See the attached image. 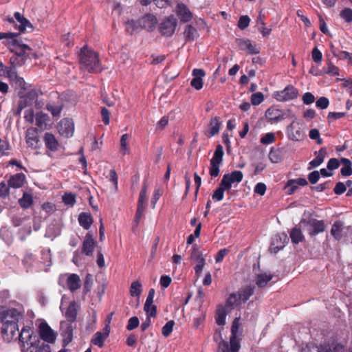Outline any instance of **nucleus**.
<instances>
[{"label": "nucleus", "instance_id": "c85d7f7f", "mask_svg": "<svg viewBox=\"0 0 352 352\" xmlns=\"http://www.w3.org/2000/svg\"><path fill=\"white\" fill-rule=\"evenodd\" d=\"M78 222L84 229L88 230L93 223V218L90 213L81 212L78 216Z\"/></svg>", "mask_w": 352, "mask_h": 352}, {"label": "nucleus", "instance_id": "c9c22d12", "mask_svg": "<svg viewBox=\"0 0 352 352\" xmlns=\"http://www.w3.org/2000/svg\"><path fill=\"white\" fill-rule=\"evenodd\" d=\"M30 348L34 349L30 350V352H51V347L48 344H45L44 342H42L40 339H38L34 346H32Z\"/></svg>", "mask_w": 352, "mask_h": 352}, {"label": "nucleus", "instance_id": "f03ea898", "mask_svg": "<svg viewBox=\"0 0 352 352\" xmlns=\"http://www.w3.org/2000/svg\"><path fill=\"white\" fill-rule=\"evenodd\" d=\"M239 317H236L232 324L231 336L230 338V346L228 342L223 340L221 333H216L214 340L218 342V352H238L240 348L238 338L239 336Z\"/></svg>", "mask_w": 352, "mask_h": 352}, {"label": "nucleus", "instance_id": "9d476101", "mask_svg": "<svg viewBox=\"0 0 352 352\" xmlns=\"http://www.w3.org/2000/svg\"><path fill=\"white\" fill-rule=\"evenodd\" d=\"M38 334L40 339L44 342L54 343L56 341V334L46 322H41L39 324Z\"/></svg>", "mask_w": 352, "mask_h": 352}, {"label": "nucleus", "instance_id": "39448f33", "mask_svg": "<svg viewBox=\"0 0 352 352\" xmlns=\"http://www.w3.org/2000/svg\"><path fill=\"white\" fill-rule=\"evenodd\" d=\"M300 224L311 236H314L325 230L324 222L322 220H317L316 219L306 220L302 219Z\"/></svg>", "mask_w": 352, "mask_h": 352}, {"label": "nucleus", "instance_id": "1a4fd4ad", "mask_svg": "<svg viewBox=\"0 0 352 352\" xmlns=\"http://www.w3.org/2000/svg\"><path fill=\"white\" fill-rule=\"evenodd\" d=\"M177 24V21L175 17H167L160 24V32L163 36H170L175 32Z\"/></svg>", "mask_w": 352, "mask_h": 352}, {"label": "nucleus", "instance_id": "aec40b11", "mask_svg": "<svg viewBox=\"0 0 352 352\" xmlns=\"http://www.w3.org/2000/svg\"><path fill=\"white\" fill-rule=\"evenodd\" d=\"M205 72L202 69H194L192 76L194 78L190 82V85L197 90H200L203 87L202 77L205 76Z\"/></svg>", "mask_w": 352, "mask_h": 352}, {"label": "nucleus", "instance_id": "72a5a7b5", "mask_svg": "<svg viewBox=\"0 0 352 352\" xmlns=\"http://www.w3.org/2000/svg\"><path fill=\"white\" fill-rule=\"evenodd\" d=\"M77 316L76 304L75 302H71L65 312V317L67 320L71 322L75 321Z\"/></svg>", "mask_w": 352, "mask_h": 352}, {"label": "nucleus", "instance_id": "49530a36", "mask_svg": "<svg viewBox=\"0 0 352 352\" xmlns=\"http://www.w3.org/2000/svg\"><path fill=\"white\" fill-rule=\"evenodd\" d=\"M63 344L64 346L67 345L72 342L73 338V329L71 324L67 327V329L63 333Z\"/></svg>", "mask_w": 352, "mask_h": 352}, {"label": "nucleus", "instance_id": "bf43d9fd", "mask_svg": "<svg viewBox=\"0 0 352 352\" xmlns=\"http://www.w3.org/2000/svg\"><path fill=\"white\" fill-rule=\"evenodd\" d=\"M10 188L8 184H6L4 182L0 183V197H6L10 194Z\"/></svg>", "mask_w": 352, "mask_h": 352}, {"label": "nucleus", "instance_id": "6ab92c4d", "mask_svg": "<svg viewBox=\"0 0 352 352\" xmlns=\"http://www.w3.org/2000/svg\"><path fill=\"white\" fill-rule=\"evenodd\" d=\"M96 245L95 240L90 233H87L82 243V252L87 256H91Z\"/></svg>", "mask_w": 352, "mask_h": 352}, {"label": "nucleus", "instance_id": "393cba45", "mask_svg": "<svg viewBox=\"0 0 352 352\" xmlns=\"http://www.w3.org/2000/svg\"><path fill=\"white\" fill-rule=\"evenodd\" d=\"M6 75L12 82H14L19 87H23L25 81L23 78L18 76L14 67H8L6 69Z\"/></svg>", "mask_w": 352, "mask_h": 352}, {"label": "nucleus", "instance_id": "4468645a", "mask_svg": "<svg viewBox=\"0 0 352 352\" xmlns=\"http://www.w3.org/2000/svg\"><path fill=\"white\" fill-rule=\"evenodd\" d=\"M236 43L240 50H247L250 54H256L260 52V47L254 43L248 38H236Z\"/></svg>", "mask_w": 352, "mask_h": 352}, {"label": "nucleus", "instance_id": "603ef678", "mask_svg": "<svg viewBox=\"0 0 352 352\" xmlns=\"http://www.w3.org/2000/svg\"><path fill=\"white\" fill-rule=\"evenodd\" d=\"M264 100V96L261 92H256L251 96V103L253 105H258Z\"/></svg>", "mask_w": 352, "mask_h": 352}, {"label": "nucleus", "instance_id": "20e7f679", "mask_svg": "<svg viewBox=\"0 0 352 352\" xmlns=\"http://www.w3.org/2000/svg\"><path fill=\"white\" fill-rule=\"evenodd\" d=\"M30 50V47L22 43L21 41L18 40L15 45L12 46L10 50L11 52L14 53L15 56L10 58V62L14 65H22L29 54H26V51Z\"/></svg>", "mask_w": 352, "mask_h": 352}, {"label": "nucleus", "instance_id": "f3484780", "mask_svg": "<svg viewBox=\"0 0 352 352\" xmlns=\"http://www.w3.org/2000/svg\"><path fill=\"white\" fill-rule=\"evenodd\" d=\"M103 331V333L98 331L94 335L91 339L92 344L99 347H102L104 346V342L105 339L107 338L110 333V326L109 324L105 325Z\"/></svg>", "mask_w": 352, "mask_h": 352}, {"label": "nucleus", "instance_id": "58836bf2", "mask_svg": "<svg viewBox=\"0 0 352 352\" xmlns=\"http://www.w3.org/2000/svg\"><path fill=\"white\" fill-rule=\"evenodd\" d=\"M290 238L293 243H298L304 239V236L300 228H294L291 230Z\"/></svg>", "mask_w": 352, "mask_h": 352}, {"label": "nucleus", "instance_id": "cd10ccee", "mask_svg": "<svg viewBox=\"0 0 352 352\" xmlns=\"http://www.w3.org/2000/svg\"><path fill=\"white\" fill-rule=\"evenodd\" d=\"M288 133L289 139L294 141H299L304 136L303 132L300 128L296 129L294 122L288 126Z\"/></svg>", "mask_w": 352, "mask_h": 352}, {"label": "nucleus", "instance_id": "ea45409f", "mask_svg": "<svg viewBox=\"0 0 352 352\" xmlns=\"http://www.w3.org/2000/svg\"><path fill=\"white\" fill-rule=\"evenodd\" d=\"M226 190L229 191L230 190L226 188L223 186H221V182L219 187L214 191L212 195V199L216 201H221L223 199L224 192Z\"/></svg>", "mask_w": 352, "mask_h": 352}, {"label": "nucleus", "instance_id": "680f3d73", "mask_svg": "<svg viewBox=\"0 0 352 352\" xmlns=\"http://www.w3.org/2000/svg\"><path fill=\"white\" fill-rule=\"evenodd\" d=\"M190 258L191 259L195 260L197 262L199 261L201 258H204L201 252L198 250L196 245L192 246Z\"/></svg>", "mask_w": 352, "mask_h": 352}, {"label": "nucleus", "instance_id": "0e129e2a", "mask_svg": "<svg viewBox=\"0 0 352 352\" xmlns=\"http://www.w3.org/2000/svg\"><path fill=\"white\" fill-rule=\"evenodd\" d=\"M329 101L327 98L326 97H320L317 101H316V107L324 109H327L329 106Z\"/></svg>", "mask_w": 352, "mask_h": 352}, {"label": "nucleus", "instance_id": "5701e85b", "mask_svg": "<svg viewBox=\"0 0 352 352\" xmlns=\"http://www.w3.org/2000/svg\"><path fill=\"white\" fill-rule=\"evenodd\" d=\"M177 14L179 16L180 20L184 23L190 21L192 17V13L184 3L177 5Z\"/></svg>", "mask_w": 352, "mask_h": 352}, {"label": "nucleus", "instance_id": "7c9ffc66", "mask_svg": "<svg viewBox=\"0 0 352 352\" xmlns=\"http://www.w3.org/2000/svg\"><path fill=\"white\" fill-rule=\"evenodd\" d=\"M316 157L309 162L311 168L317 167L320 165L325 158L327 150L325 148H321L318 152H316Z\"/></svg>", "mask_w": 352, "mask_h": 352}, {"label": "nucleus", "instance_id": "5fc2aeb1", "mask_svg": "<svg viewBox=\"0 0 352 352\" xmlns=\"http://www.w3.org/2000/svg\"><path fill=\"white\" fill-rule=\"evenodd\" d=\"M10 149V146L9 143L3 140L0 138V156L7 155H8V151Z\"/></svg>", "mask_w": 352, "mask_h": 352}, {"label": "nucleus", "instance_id": "a19ab883", "mask_svg": "<svg viewBox=\"0 0 352 352\" xmlns=\"http://www.w3.org/2000/svg\"><path fill=\"white\" fill-rule=\"evenodd\" d=\"M47 119V115L43 113L38 112L36 114V125L41 129H43L46 126V121Z\"/></svg>", "mask_w": 352, "mask_h": 352}, {"label": "nucleus", "instance_id": "e433bc0d", "mask_svg": "<svg viewBox=\"0 0 352 352\" xmlns=\"http://www.w3.org/2000/svg\"><path fill=\"white\" fill-rule=\"evenodd\" d=\"M227 312L225 308L219 306L217 310L216 322L218 325H224L226 324V318Z\"/></svg>", "mask_w": 352, "mask_h": 352}, {"label": "nucleus", "instance_id": "79ce46f5", "mask_svg": "<svg viewBox=\"0 0 352 352\" xmlns=\"http://www.w3.org/2000/svg\"><path fill=\"white\" fill-rule=\"evenodd\" d=\"M139 30H141L140 20H131L126 23V30L129 34H132L134 32Z\"/></svg>", "mask_w": 352, "mask_h": 352}, {"label": "nucleus", "instance_id": "69168bd1", "mask_svg": "<svg viewBox=\"0 0 352 352\" xmlns=\"http://www.w3.org/2000/svg\"><path fill=\"white\" fill-rule=\"evenodd\" d=\"M239 299V296H238L236 294H231L226 300V306L230 307H233L236 304Z\"/></svg>", "mask_w": 352, "mask_h": 352}, {"label": "nucleus", "instance_id": "6e6552de", "mask_svg": "<svg viewBox=\"0 0 352 352\" xmlns=\"http://www.w3.org/2000/svg\"><path fill=\"white\" fill-rule=\"evenodd\" d=\"M39 338L34 334V331L30 327L25 326L19 335V342L24 346L25 343L31 347L34 346Z\"/></svg>", "mask_w": 352, "mask_h": 352}, {"label": "nucleus", "instance_id": "f257e3e1", "mask_svg": "<svg viewBox=\"0 0 352 352\" xmlns=\"http://www.w3.org/2000/svg\"><path fill=\"white\" fill-rule=\"evenodd\" d=\"M23 318V313L15 308L0 311V322L2 324L1 333L4 340L9 342L19 331L18 322Z\"/></svg>", "mask_w": 352, "mask_h": 352}, {"label": "nucleus", "instance_id": "7ed1b4c3", "mask_svg": "<svg viewBox=\"0 0 352 352\" xmlns=\"http://www.w3.org/2000/svg\"><path fill=\"white\" fill-rule=\"evenodd\" d=\"M80 63L82 68L89 73H98L102 71L98 54L91 49L84 46L79 54Z\"/></svg>", "mask_w": 352, "mask_h": 352}, {"label": "nucleus", "instance_id": "2eb2a0df", "mask_svg": "<svg viewBox=\"0 0 352 352\" xmlns=\"http://www.w3.org/2000/svg\"><path fill=\"white\" fill-rule=\"evenodd\" d=\"M58 133L65 137L69 138L74 133V123L68 118L63 119L58 125Z\"/></svg>", "mask_w": 352, "mask_h": 352}, {"label": "nucleus", "instance_id": "338daca9", "mask_svg": "<svg viewBox=\"0 0 352 352\" xmlns=\"http://www.w3.org/2000/svg\"><path fill=\"white\" fill-rule=\"evenodd\" d=\"M340 161L338 159L331 158L327 162V168L331 170L337 169L340 166Z\"/></svg>", "mask_w": 352, "mask_h": 352}, {"label": "nucleus", "instance_id": "37998d69", "mask_svg": "<svg viewBox=\"0 0 352 352\" xmlns=\"http://www.w3.org/2000/svg\"><path fill=\"white\" fill-rule=\"evenodd\" d=\"M272 275H267L266 274H261L257 276L256 285L259 287H264L272 280Z\"/></svg>", "mask_w": 352, "mask_h": 352}, {"label": "nucleus", "instance_id": "dca6fc26", "mask_svg": "<svg viewBox=\"0 0 352 352\" xmlns=\"http://www.w3.org/2000/svg\"><path fill=\"white\" fill-rule=\"evenodd\" d=\"M141 30L145 29L147 31H153L157 24V19L153 14H148L140 19Z\"/></svg>", "mask_w": 352, "mask_h": 352}, {"label": "nucleus", "instance_id": "3c124183", "mask_svg": "<svg viewBox=\"0 0 352 352\" xmlns=\"http://www.w3.org/2000/svg\"><path fill=\"white\" fill-rule=\"evenodd\" d=\"M175 322L173 320H169L162 327V333L164 337H168L173 331Z\"/></svg>", "mask_w": 352, "mask_h": 352}, {"label": "nucleus", "instance_id": "ddd939ff", "mask_svg": "<svg viewBox=\"0 0 352 352\" xmlns=\"http://www.w3.org/2000/svg\"><path fill=\"white\" fill-rule=\"evenodd\" d=\"M298 96V91L293 86L289 85L283 90L275 94V98L278 101H287L295 99Z\"/></svg>", "mask_w": 352, "mask_h": 352}, {"label": "nucleus", "instance_id": "4be33fe9", "mask_svg": "<svg viewBox=\"0 0 352 352\" xmlns=\"http://www.w3.org/2000/svg\"><path fill=\"white\" fill-rule=\"evenodd\" d=\"M221 125V122L219 117L215 116L212 118L208 125V129L206 132V135L208 137L211 138L218 134Z\"/></svg>", "mask_w": 352, "mask_h": 352}, {"label": "nucleus", "instance_id": "9b49d317", "mask_svg": "<svg viewBox=\"0 0 352 352\" xmlns=\"http://www.w3.org/2000/svg\"><path fill=\"white\" fill-rule=\"evenodd\" d=\"M243 173L240 170H234L231 173L225 174L221 181V186H223L226 188L230 190L232 184L235 182H241L243 179Z\"/></svg>", "mask_w": 352, "mask_h": 352}, {"label": "nucleus", "instance_id": "4c0bfd02", "mask_svg": "<svg viewBox=\"0 0 352 352\" xmlns=\"http://www.w3.org/2000/svg\"><path fill=\"white\" fill-rule=\"evenodd\" d=\"M21 208L24 209L29 208L33 204V199L31 195L24 192L23 197L19 200Z\"/></svg>", "mask_w": 352, "mask_h": 352}, {"label": "nucleus", "instance_id": "bb28decb", "mask_svg": "<svg viewBox=\"0 0 352 352\" xmlns=\"http://www.w3.org/2000/svg\"><path fill=\"white\" fill-rule=\"evenodd\" d=\"M67 285L71 292H74L80 287V279L78 275L72 274L67 278Z\"/></svg>", "mask_w": 352, "mask_h": 352}, {"label": "nucleus", "instance_id": "c03bdc74", "mask_svg": "<svg viewBox=\"0 0 352 352\" xmlns=\"http://www.w3.org/2000/svg\"><path fill=\"white\" fill-rule=\"evenodd\" d=\"M142 284L139 280L134 281L130 287V294L132 296H139L142 293Z\"/></svg>", "mask_w": 352, "mask_h": 352}, {"label": "nucleus", "instance_id": "4d7b16f0", "mask_svg": "<svg viewBox=\"0 0 352 352\" xmlns=\"http://www.w3.org/2000/svg\"><path fill=\"white\" fill-rule=\"evenodd\" d=\"M250 19L248 16L244 15L241 16L239 18V22H238V27L241 30L245 29L250 24Z\"/></svg>", "mask_w": 352, "mask_h": 352}, {"label": "nucleus", "instance_id": "864d4df0", "mask_svg": "<svg viewBox=\"0 0 352 352\" xmlns=\"http://www.w3.org/2000/svg\"><path fill=\"white\" fill-rule=\"evenodd\" d=\"M340 16L346 23H351L352 21V10L350 8H344L342 10H341Z\"/></svg>", "mask_w": 352, "mask_h": 352}, {"label": "nucleus", "instance_id": "c756f323", "mask_svg": "<svg viewBox=\"0 0 352 352\" xmlns=\"http://www.w3.org/2000/svg\"><path fill=\"white\" fill-rule=\"evenodd\" d=\"M26 142L30 146H35L38 142V132L36 128H29L26 131Z\"/></svg>", "mask_w": 352, "mask_h": 352}, {"label": "nucleus", "instance_id": "8fccbe9b", "mask_svg": "<svg viewBox=\"0 0 352 352\" xmlns=\"http://www.w3.org/2000/svg\"><path fill=\"white\" fill-rule=\"evenodd\" d=\"M46 108L54 117H58L60 116L63 107L60 105H55L52 103H49L47 104Z\"/></svg>", "mask_w": 352, "mask_h": 352}, {"label": "nucleus", "instance_id": "0eeeda50", "mask_svg": "<svg viewBox=\"0 0 352 352\" xmlns=\"http://www.w3.org/2000/svg\"><path fill=\"white\" fill-rule=\"evenodd\" d=\"M14 16L16 21L19 23V25L16 23V21L12 17H8V21L12 26L14 27L15 29L19 30V33L24 32L27 30V29H30V32L33 30V25L32 23L20 12H16L14 14Z\"/></svg>", "mask_w": 352, "mask_h": 352}, {"label": "nucleus", "instance_id": "09e8293b", "mask_svg": "<svg viewBox=\"0 0 352 352\" xmlns=\"http://www.w3.org/2000/svg\"><path fill=\"white\" fill-rule=\"evenodd\" d=\"M128 138L129 135L126 133L123 134L120 139V151L124 155L129 153V148L127 143Z\"/></svg>", "mask_w": 352, "mask_h": 352}, {"label": "nucleus", "instance_id": "f8f14e48", "mask_svg": "<svg viewBox=\"0 0 352 352\" xmlns=\"http://www.w3.org/2000/svg\"><path fill=\"white\" fill-rule=\"evenodd\" d=\"M288 240L287 235L285 233L274 235L272 239L270 251L274 254L277 253L285 247Z\"/></svg>", "mask_w": 352, "mask_h": 352}, {"label": "nucleus", "instance_id": "774afa93", "mask_svg": "<svg viewBox=\"0 0 352 352\" xmlns=\"http://www.w3.org/2000/svg\"><path fill=\"white\" fill-rule=\"evenodd\" d=\"M346 186L344 185V184L339 182L336 184V186L333 189V192L335 194L340 195L343 194L346 191Z\"/></svg>", "mask_w": 352, "mask_h": 352}, {"label": "nucleus", "instance_id": "a211bd4d", "mask_svg": "<svg viewBox=\"0 0 352 352\" xmlns=\"http://www.w3.org/2000/svg\"><path fill=\"white\" fill-rule=\"evenodd\" d=\"M265 117L269 121L278 122L285 119V113L279 109L271 107L266 111Z\"/></svg>", "mask_w": 352, "mask_h": 352}, {"label": "nucleus", "instance_id": "e2e57ef3", "mask_svg": "<svg viewBox=\"0 0 352 352\" xmlns=\"http://www.w3.org/2000/svg\"><path fill=\"white\" fill-rule=\"evenodd\" d=\"M311 56L313 60L317 63H320L322 61V53L317 47H314L313 49L311 52Z\"/></svg>", "mask_w": 352, "mask_h": 352}, {"label": "nucleus", "instance_id": "2f4dec72", "mask_svg": "<svg viewBox=\"0 0 352 352\" xmlns=\"http://www.w3.org/2000/svg\"><path fill=\"white\" fill-rule=\"evenodd\" d=\"M343 228L344 223L340 221H337L332 225L331 234L336 240H340L342 238Z\"/></svg>", "mask_w": 352, "mask_h": 352}, {"label": "nucleus", "instance_id": "a878e982", "mask_svg": "<svg viewBox=\"0 0 352 352\" xmlns=\"http://www.w3.org/2000/svg\"><path fill=\"white\" fill-rule=\"evenodd\" d=\"M43 140L45 146L52 151L58 150V142L55 136L51 133H46L44 135Z\"/></svg>", "mask_w": 352, "mask_h": 352}, {"label": "nucleus", "instance_id": "423d86ee", "mask_svg": "<svg viewBox=\"0 0 352 352\" xmlns=\"http://www.w3.org/2000/svg\"><path fill=\"white\" fill-rule=\"evenodd\" d=\"M224 151L223 146L218 144L214 153V155L210 161L209 173L212 177H216L219 174V166L223 161Z\"/></svg>", "mask_w": 352, "mask_h": 352}, {"label": "nucleus", "instance_id": "412c9836", "mask_svg": "<svg viewBox=\"0 0 352 352\" xmlns=\"http://www.w3.org/2000/svg\"><path fill=\"white\" fill-rule=\"evenodd\" d=\"M21 33H15V32H0V40H3V43L5 44L8 48L10 50L12 49V45H14L15 43L18 41L16 37Z\"/></svg>", "mask_w": 352, "mask_h": 352}, {"label": "nucleus", "instance_id": "f704fd0d", "mask_svg": "<svg viewBox=\"0 0 352 352\" xmlns=\"http://www.w3.org/2000/svg\"><path fill=\"white\" fill-rule=\"evenodd\" d=\"M184 35L186 41H192L197 37L198 33L194 27L188 25L184 30Z\"/></svg>", "mask_w": 352, "mask_h": 352}, {"label": "nucleus", "instance_id": "6e6d98bb", "mask_svg": "<svg viewBox=\"0 0 352 352\" xmlns=\"http://www.w3.org/2000/svg\"><path fill=\"white\" fill-rule=\"evenodd\" d=\"M63 201L65 205L73 206L76 202V197L72 193H65L63 196Z\"/></svg>", "mask_w": 352, "mask_h": 352}, {"label": "nucleus", "instance_id": "de8ad7c7", "mask_svg": "<svg viewBox=\"0 0 352 352\" xmlns=\"http://www.w3.org/2000/svg\"><path fill=\"white\" fill-rule=\"evenodd\" d=\"M269 158L272 163H278L282 160L281 151L279 149L272 148L269 153Z\"/></svg>", "mask_w": 352, "mask_h": 352}, {"label": "nucleus", "instance_id": "b1692460", "mask_svg": "<svg viewBox=\"0 0 352 352\" xmlns=\"http://www.w3.org/2000/svg\"><path fill=\"white\" fill-rule=\"evenodd\" d=\"M25 181V176L23 173H16L10 177L8 185L10 188H19L23 186Z\"/></svg>", "mask_w": 352, "mask_h": 352}, {"label": "nucleus", "instance_id": "473e14b6", "mask_svg": "<svg viewBox=\"0 0 352 352\" xmlns=\"http://www.w3.org/2000/svg\"><path fill=\"white\" fill-rule=\"evenodd\" d=\"M340 164H342V168L340 170V173L344 177H348L352 175V164L351 162L344 157L340 159Z\"/></svg>", "mask_w": 352, "mask_h": 352}, {"label": "nucleus", "instance_id": "a18cd8bd", "mask_svg": "<svg viewBox=\"0 0 352 352\" xmlns=\"http://www.w3.org/2000/svg\"><path fill=\"white\" fill-rule=\"evenodd\" d=\"M254 294V287L248 286L243 289L239 294V298L245 302Z\"/></svg>", "mask_w": 352, "mask_h": 352}, {"label": "nucleus", "instance_id": "13d9d810", "mask_svg": "<svg viewBox=\"0 0 352 352\" xmlns=\"http://www.w3.org/2000/svg\"><path fill=\"white\" fill-rule=\"evenodd\" d=\"M275 141V135L272 133H267L261 138V142L263 144H270Z\"/></svg>", "mask_w": 352, "mask_h": 352}, {"label": "nucleus", "instance_id": "052dcab7", "mask_svg": "<svg viewBox=\"0 0 352 352\" xmlns=\"http://www.w3.org/2000/svg\"><path fill=\"white\" fill-rule=\"evenodd\" d=\"M139 324L140 322L138 318L133 316L129 320L126 329L129 331H131L137 328L139 326Z\"/></svg>", "mask_w": 352, "mask_h": 352}]
</instances>
